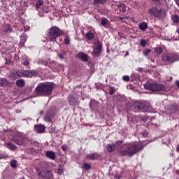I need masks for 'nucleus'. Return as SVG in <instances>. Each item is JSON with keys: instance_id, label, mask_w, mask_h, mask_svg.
I'll return each instance as SVG.
<instances>
[{"instance_id": "1", "label": "nucleus", "mask_w": 179, "mask_h": 179, "mask_svg": "<svg viewBox=\"0 0 179 179\" xmlns=\"http://www.w3.org/2000/svg\"><path fill=\"white\" fill-rule=\"evenodd\" d=\"M127 150H122L120 151V156H129L132 157L134 155H136L138 152L143 150L145 145L142 143L134 142L131 143H127L125 145Z\"/></svg>"}, {"instance_id": "2", "label": "nucleus", "mask_w": 179, "mask_h": 179, "mask_svg": "<svg viewBox=\"0 0 179 179\" xmlns=\"http://www.w3.org/2000/svg\"><path fill=\"white\" fill-rule=\"evenodd\" d=\"M54 85L51 83H41L35 89L38 96H50L52 93Z\"/></svg>"}, {"instance_id": "3", "label": "nucleus", "mask_w": 179, "mask_h": 179, "mask_svg": "<svg viewBox=\"0 0 179 179\" xmlns=\"http://www.w3.org/2000/svg\"><path fill=\"white\" fill-rule=\"evenodd\" d=\"M48 164L43 161L39 163V167L36 168V171L39 177H42L45 179H51L52 173L48 171Z\"/></svg>"}, {"instance_id": "4", "label": "nucleus", "mask_w": 179, "mask_h": 179, "mask_svg": "<svg viewBox=\"0 0 179 179\" xmlns=\"http://www.w3.org/2000/svg\"><path fill=\"white\" fill-rule=\"evenodd\" d=\"M36 75L37 71L36 70L27 71L23 69L15 71L10 73V76L13 79H16V78H33V76Z\"/></svg>"}, {"instance_id": "5", "label": "nucleus", "mask_w": 179, "mask_h": 179, "mask_svg": "<svg viewBox=\"0 0 179 179\" xmlns=\"http://www.w3.org/2000/svg\"><path fill=\"white\" fill-rule=\"evenodd\" d=\"M62 34H64V31L59 29V28L57 27H52L48 31V37L50 41L55 43V41H57V38H58L59 36H62Z\"/></svg>"}, {"instance_id": "6", "label": "nucleus", "mask_w": 179, "mask_h": 179, "mask_svg": "<svg viewBox=\"0 0 179 179\" xmlns=\"http://www.w3.org/2000/svg\"><path fill=\"white\" fill-rule=\"evenodd\" d=\"M148 13L152 17H157V19H164V17H166V15H167L166 10L164 8L159 9L157 7H152L148 10Z\"/></svg>"}, {"instance_id": "7", "label": "nucleus", "mask_w": 179, "mask_h": 179, "mask_svg": "<svg viewBox=\"0 0 179 179\" xmlns=\"http://www.w3.org/2000/svg\"><path fill=\"white\" fill-rule=\"evenodd\" d=\"M145 87L151 92H164L166 90V87L163 84L150 83L145 85Z\"/></svg>"}, {"instance_id": "8", "label": "nucleus", "mask_w": 179, "mask_h": 179, "mask_svg": "<svg viewBox=\"0 0 179 179\" xmlns=\"http://www.w3.org/2000/svg\"><path fill=\"white\" fill-rule=\"evenodd\" d=\"M162 58L163 61H165L166 62H176V61H178L179 56L176 53L173 55L164 54L162 55Z\"/></svg>"}, {"instance_id": "9", "label": "nucleus", "mask_w": 179, "mask_h": 179, "mask_svg": "<svg viewBox=\"0 0 179 179\" xmlns=\"http://www.w3.org/2000/svg\"><path fill=\"white\" fill-rule=\"evenodd\" d=\"M92 54L94 57H100V54H101V43L100 41H96L94 43Z\"/></svg>"}, {"instance_id": "10", "label": "nucleus", "mask_w": 179, "mask_h": 179, "mask_svg": "<svg viewBox=\"0 0 179 179\" xmlns=\"http://www.w3.org/2000/svg\"><path fill=\"white\" fill-rule=\"evenodd\" d=\"M178 110V106L177 103H172L167 106L166 109V114H174V113H176V111Z\"/></svg>"}, {"instance_id": "11", "label": "nucleus", "mask_w": 179, "mask_h": 179, "mask_svg": "<svg viewBox=\"0 0 179 179\" xmlns=\"http://www.w3.org/2000/svg\"><path fill=\"white\" fill-rule=\"evenodd\" d=\"M26 141V137L23 134H20L17 138L15 139V143L16 145H24V141Z\"/></svg>"}, {"instance_id": "12", "label": "nucleus", "mask_w": 179, "mask_h": 179, "mask_svg": "<svg viewBox=\"0 0 179 179\" xmlns=\"http://www.w3.org/2000/svg\"><path fill=\"white\" fill-rule=\"evenodd\" d=\"M85 159H87V160H99V159H100V155L96 152L88 154L85 157Z\"/></svg>"}, {"instance_id": "13", "label": "nucleus", "mask_w": 179, "mask_h": 179, "mask_svg": "<svg viewBox=\"0 0 179 179\" xmlns=\"http://www.w3.org/2000/svg\"><path fill=\"white\" fill-rule=\"evenodd\" d=\"M98 107H99V102H97L96 101L92 100L90 102V108L91 111H96Z\"/></svg>"}, {"instance_id": "14", "label": "nucleus", "mask_w": 179, "mask_h": 179, "mask_svg": "<svg viewBox=\"0 0 179 179\" xmlns=\"http://www.w3.org/2000/svg\"><path fill=\"white\" fill-rule=\"evenodd\" d=\"M34 131L36 134H43V131H45V127L42 124H37L34 126Z\"/></svg>"}, {"instance_id": "15", "label": "nucleus", "mask_w": 179, "mask_h": 179, "mask_svg": "<svg viewBox=\"0 0 179 179\" xmlns=\"http://www.w3.org/2000/svg\"><path fill=\"white\" fill-rule=\"evenodd\" d=\"M78 58H80L81 61H83V62H87L89 61V56L83 53V52H79L77 55Z\"/></svg>"}, {"instance_id": "16", "label": "nucleus", "mask_w": 179, "mask_h": 179, "mask_svg": "<svg viewBox=\"0 0 179 179\" xmlns=\"http://www.w3.org/2000/svg\"><path fill=\"white\" fill-rule=\"evenodd\" d=\"M45 156H46L48 159H50V160H55V157H57L54 151H46Z\"/></svg>"}, {"instance_id": "17", "label": "nucleus", "mask_w": 179, "mask_h": 179, "mask_svg": "<svg viewBox=\"0 0 179 179\" xmlns=\"http://www.w3.org/2000/svg\"><path fill=\"white\" fill-rule=\"evenodd\" d=\"M127 120L129 122H138V117H136L135 115H129Z\"/></svg>"}, {"instance_id": "18", "label": "nucleus", "mask_w": 179, "mask_h": 179, "mask_svg": "<svg viewBox=\"0 0 179 179\" xmlns=\"http://www.w3.org/2000/svg\"><path fill=\"white\" fill-rule=\"evenodd\" d=\"M101 26H103V27H107L110 24V21L104 17L101 18Z\"/></svg>"}, {"instance_id": "19", "label": "nucleus", "mask_w": 179, "mask_h": 179, "mask_svg": "<svg viewBox=\"0 0 179 179\" xmlns=\"http://www.w3.org/2000/svg\"><path fill=\"white\" fill-rule=\"evenodd\" d=\"M9 85V81L6 78H0V86L4 87L5 86H8Z\"/></svg>"}, {"instance_id": "20", "label": "nucleus", "mask_w": 179, "mask_h": 179, "mask_svg": "<svg viewBox=\"0 0 179 179\" xmlns=\"http://www.w3.org/2000/svg\"><path fill=\"white\" fill-rule=\"evenodd\" d=\"M6 148H8V149H10V150H12L14 152V150H16L17 147L16 145L12 144V143H7L5 145Z\"/></svg>"}, {"instance_id": "21", "label": "nucleus", "mask_w": 179, "mask_h": 179, "mask_svg": "<svg viewBox=\"0 0 179 179\" xmlns=\"http://www.w3.org/2000/svg\"><path fill=\"white\" fill-rule=\"evenodd\" d=\"M138 29H140V30H142V31L146 30L148 29V24L145 22H141L138 25Z\"/></svg>"}, {"instance_id": "22", "label": "nucleus", "mask_w": 179, "mask_h": 179, "mask_svg": "<svg viewBox=\"0 0 179 179\" xmlns=\"http://www.w3.org/2000/svg\"><path fill=\"white\" fill-rule=\"evenodd\" d=\"M118 9L120 10V12H122L123 13H125L127 11V6L124 3H120L118 5Z\"/></svg>"}, {"instance_id": "23", "label": "nucleus", "mask_w": 179, "mask_h": 179, "mask_svg": "<svg viewBox=\"0 0 179 179\" xmlns=\"http://www.w3.org/2000/svg\"><path fill=\"white\" fill-rule=\"evenodd\" d=\"M108 152H114L115 150V144L111 143L107 145Z\"/></svg>"}, {"instance_id": "24", "label": "nucleus", "mask_w": 179, "mask_h": 179, "mask_svg": "<svg viewBox=\"0 0 179 179\" xmlns=\"http://www.w3.org/2000/svg\"><path fill=\"white\" fill-rule=\"evenodd\" d=\"M22 62L25 66H29V65H30V59H29V57H23Z\"/></svg>"}, {"instance_id": "25", "label": "nucleus", "mask_w": 179, "mask_h": 179, "mask_svg": "<svg viewBox=\"0 0 179 179\" xmlns=\"http://www.w3.org/2000/svg\"><path fill=\"white\" fill-rule=\"evenodd\" d=\"M16 85L18 86V87H23L24 86V80L23 79H20L16 81Z\"/></svg>"}, {"instance_id": "26", "label": "nucleus", "mask_w": 179, "mask_h": 179, "mask_svg": "<svg viewBox=\"0 0 179 179\" xmlns=\"http://www.w3.org/2000/svg\"><path fill=\"white\" fill-rule=\"evenodd\" d=\"M64 44L66 45H69L71 44V38L69 36H66L64 40Z\"/></svg>"}, {"instance_id": "27", "label": "nucleus", "mask_w": 179, "mask_h": 179, "mask_svg": "<svg viewBox=\"0 0 179 179\" xmlns=\"http://www.w3.org/2000/svg\"><path fill=\"white\" fill-rule=\"evenodd\" d=\"M136 106L137 107V108H138V110H142L145 108V103L142 102H138L136 103Z\"/></svg>"}, {"instance_id": "28", "label": "nucleus", "mask_w": 179, "mask_h": 179, "mask_svg": "<svg viewBox=\"0 0 179 179\" xmlns=\"http://www.w3.org/2000/svg\"><path fill=\"white\" fill-rule=\"evenodd\" d=\"M172 21L173 23H178L179 22V16L177 15H173L171 16Z\"/></svg>"}, {"instance_id": "29", "label": "nucleus", "mask_w": 179, "mask_h": 179, "mask_svg": "<svg viewBox=\"0 0 179 179\" xmlns=\"http://www.w3.org/2000/svg\"><path fill=\"white\" fill-rule=\"evenodd\" d=\"M85 37H87V40H93L94 35L92 32H88L86 34Z\"/></svg>"}, {"instance_id": "30", "label": "nucleus", "mask_w": 179, "mask_h": 179, "mask_svg": "<svg viewBox=\"0 0 179 179\" xmlns=\"http://www.w3.org/2000/svg\"><path fill=\"white\" fill-rule=\"evenodd\" d=\"M43 3L44 2L43 1H38L35 4L36 9H38V8H40L41 6H43Z\"/></svg>"}, {"instance_id": "31", "label": "nucleus", "mask_w": 179, "mask_h": 179, "mask_svg": "<svg viewBox=\"0 0 179 179\" xmlns=\"http://www.w3.org/2000/svg\"><path fill=\"white\" fill-rule=\"evenodd\" d=\"M154 51L157 54H162V52H163V49H162L160 47H157L155 48Z\"/></svg>"}, {"instance_id": "32", "label": "nucleus", "mask_w": 179, "mask_h": 179, "mask_svg": "<svg viewBox=\"0 0 179 179\" xmlns=\"http://www.w3.org/2000/svg\"><path fill=\"white\" fill-rule=\"evenodd\" d=\"M146 44H148V41H146V40L145 39L140 40V45H141V47H145Z\"/></svg>"}, {"instance_id": "33", "label": "nucleus", "mask_w": 179, "mask_h": 179, "mask_svg": "<svg viewBox=\"0 0 179 179\" xmlns=\"http://www.w3.org/2000/svg\"><path fill=\"white\" fill-rule=\"evenodd\" d=\"M17 162H16V160H12L10 162V165L13 169H15L17 166Z\"/></svg>"}, {"instance_id": "34", "label": "nucleus", "mask_w": 179, "mask_h": 179, "mask_svg": "<svg viewBox=\"0 0 179 179\" xmlns=\"http://www.w3.org/2000/svg\"><path fill=\"white\" fill-rule=\"evenodd\" d=\"M91 167H92V166L90 164H89L88 163H85L83 164V169H85V170H90Z\"/></svg>"}, {"instance_id": "35", "label": "nucleus", "mask_w": 179, "mask_h": 179, "mask_svg": "<svg viewBox=\"0 0 179 179\" xmlns=\"http://www.w3.org/2000/svg\"><path fill=\"white\" fill-rule=\"evenodd\" d=\"M12 31V29H10V26L8 25L5 29L3 30L4 33H10V31Z\"/></svg>"}, {"instance_id": "36", "label": "nucleus", "mask_w": 179, "mask_h": 179, "mask_svg": "<svg viewBox=\"0 0 179 179\" xmlns=\"http://www.w3.org/2000/svg\"><path fill=\"white\" fill-rule=\"evenodd\" d=\"M152 52V50L150 49H146L143 51V55H145V57H147V55H149V54Z\"/></svg>"}, {"instance_id": "37", "label": "nucleus", "mask_w": 179, "mask_h": 179, "mask_svg": "<svg viewBox=\"0 0 179 179\" xmlns=\"http://www.w3.org/2000/svg\"><path fill=\"white\" fill-rule=\"evenodd\" d=\"M140 120L141 121H143L144 122H146V121H148V120H149V117L148 116H141Z\"/></svg>"}, {"instance_id": "38", "label": "nucleus", "mask_w": 179, "mask_h": 179, "mask_svg": "<svg viewBox=\"0 0 179 179\" xmlns=\"http://www.w3.org/2000/svg\"><path fill=\"white\" fill-rule=\"evenodd\" d=\"M115 93V89L113 87H111L109 90V94L113 96Z\"/></svg>"}, {"instance_id": "39", "label": "nucleus", "mask_w": 179, "mask_h": 179, "mask_svg": "<svg viewBox=\"0 0 179 179\" xmlns=\"http://www.w3.org/2000/svg\"><path fill=\"white\" fill-rule=\"evenodd\" d=\"M26 38L24 36H22L20 44H24V43H26Z\"/></svg>"}, {"instance_id": "40", "label": "nucleus", "mask_w": 179, "mask_h": 179, "mask_svg": "<svg viewBox=\"0 0 179 179\" xmlns=\"http://www.w3.org/2000/svg\"><path fill=\"white\" fill-rule=\"evenodd\" d=\"M122 79L124 82H129V76H124Z\"/></svg>"}, {"instance_id": "41", "label": "nucleus", "mask_w": 179, "mask_h": 179, "mask_svg": "<svg viewBox=\"0 0 179 179\" xmlns=\"http://www.w3.org/2000/svg\"><path fill=\"white\" fill-rule=\"evenodd\" d=\"M62 150H64V152H65V151L68 150V146L66 145H63L62 146Z\"/></svg>"}, {"instance_id": "42", "label": "nucleus", "mask_w": 179, "mask_h": 179, "mask_svg": "<svg viewBox=\"0 0 179 179\" xmlns=\"http://www.w3.org/2000/svg\"><path fill=\"white\" fill-rule=\"evenodd\" d=\"M57 173H58V174L61 175V174H62V173H64V170H62V169L59 168L57 170Z\"/></svg>"}, {"instance_id": "43", "label": "nucleus", "mask_w": 179, "mask_h": 179, "mask_svg": "<svg viewBox=\"0 0 179 179\" xmlns=\"http://www.w3.org/2000/svg\"><path fill=\"white\" fill-rule=\"evenodd\" d=\"M58 57L60 59H64V55H62V54H58Z\"/></svg>"}, {"instance_id": "44", "label": "nucleus", "mask_w": 179, "mask_h": 179, "mask_svg": "<svg viewBox=\"0 0 179 179\" xmlns=\"http://www.w3.org/2000/svg\"><path fill=\"white\" fill-rule=\"evenodd\" d=\"M44 120H45V121H50L51 118H50V117H48L47 116H45L44 117Z\"/></svg>"}, {"instance_id": "45", "label": "nucleus", "mask_w": 179, "mask_h": 179, "mask_svg": "<svg viewBox=\"0 0 179 179\" xmlns=\"http://www.w3.org/2000/svg\"><path fill=\"white\" fill-rule=\"evenodd\" d=\"M141 134L143 135V136H148V133L146 132H142Z\"/></svg>"}, {"instance_id": "46", "label": "nucleus", "mask_w": 179, "mask_h": 179, "mask_svg": "<svg viewBox=\"0 0 179 179\" xmlns=\"http://www.w3.org/2000/svg\"><path fill=\"white\" fill-rule=\"evenodd\" d=\"M69 103H70L71 106H75V103H73L72 100H70Z\"/></svg>"}, {"instance_id": "47", "label": "nucleus", "mask_w": 179, "mask_h": 179, "mask_svg": "<svg viewBox=\"0 0 179 179\" xmlns=\"http://www.w3.org/2000/svg\"><path fill=\"white\" fill-rule=\"evenodd\" d=\"M137 71H138V72H142V68H138Z\"/></svg>"}, {"instance_id": "48", "label": "nucleus", "mask_w": 179, "mask_h": 179, "mask_svg": "<svg viewBox=\"0 0 179 179\" xmlns=\"http://www.w3.org/2000/svg\"><path fill=\"white\" fill-rule=\"evenodd\" d=\"M94 3H99V2H101L102 3H104V2H103V1H94Z\"/></svg>"}, {"instance_id": "49", "label": "nucleus", "mask_w": 179, "mask_h": 179, "mask_svg": "<svg viewBox=\"0 0 179 179\" xmlns=\"http://www.w3.org/2000/svg\"><path fill=\"white\" fill-rule=\"evenodd\" d=\"M176 85H177L178 87L179 88V81H176Z\"/></svg>"}, {"instance_id": "50", "label": "nucleus", "mask_w": 179, "mask_h": 179, "mask_svg": "<svg viewBox=\"0 0 179 179\" xmlns=\"http://www.w3.org/2000/svg\"><path fill=\"white\" fill-rule=\"evenodd\" d=\"M119 19H120V20H124V17H120Z\"/></svg>"}, {"instance_id": "51", "label": "nucleus", "mask_w": 179, "mask_h": 179, "mask_svg": "<svg viewBox=\"0 0 179 179\" xmlns=\"http://www.w3.org/2000/svg\"><path fill=\"white\" fill-rule=\"evenodd\" d=\"M176 174H179V170L176 171Z\"/></svg>"}, {"instance_id": "52", "label": "nucleus", "mask_w": 179, "mask_h": 179, "mask_svg": "<svg viewBox=\"0 0 179 179\" xmlns=\"http://www.w3.org/2000/svg\"><path fill=\"white\" fill-rule=\"evenodd\" d=\"M41 64H45V62H41Z\"/></svg>"}, {"instance_id": "53", "label": "nucleus", "mask_w": 179, "mask_h": 179, "mask_svg": "<svg viewBox=\"0 0 179 179\" xmlns=\"http://www.w3.org/2000/svg\"><path fill=\"white\" fill-rule=\"evenodd\" d=\"M0 73H1V71H0Z\"/></svg>"}]
</instances>
